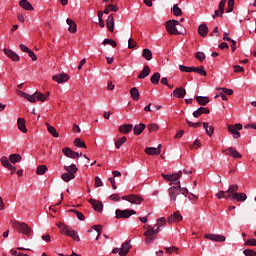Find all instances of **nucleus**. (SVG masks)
I'll return each instance as SVG.
<instances>
[{
  "label": "nucleus",
  "instance_id": "1",
  "mask_svg": "<svg viewBox=\"0 0 256 256\" xmlns=\"http://www.w3.org/2000/svg\"><path fill=\"white\" fill-rule=\"evenodd\" d=\"M176 186H172L168 189V195L170 196V201L174 205L183 206L187 202V195L189 190L181 187V182L175 183Z\"/></svg>",
  "mask_w": 256,
  "mask_h": 256
},
{
  "label": "nucleus",
  "instance_id": "2",
  "mask_svg": "<svg viewBox=\"0 0 256 256\" xmlns=\"http://www.w3.org/2000/svg\"><path fill=\"white\" fill-rule=\"evenodd\" d=\"M166 222V218L161 217L158 220H156L155 226L148 225L146 232H144V237H146L144 238V243H146L147 245L152 244L155 239L154 235H157L158 233L161 232V228L166 225Z\"/></svg>",
  "mask_w": 256,
  "mask_h": 256
},
{
  "label": "nucleus",
  "instance_id": "3",
  "mask_svg": "<svg viewBox=\"0 0 256 256\" xmlns=\"http://www.w3.org/2000/svg\"><path fill=\"white\" fill-rule=\"evenodd\" d=\"M239 186L230 185L226 190V199L229 201L244 202L247 201V195L245 193H239Z\"/></svg>",
  "mask_w": 256,
  "mask_h": 256
},
{
  "label": "nucleus",
  "instance_id": "4",
  "mask_svg": "<svg viewBox=\"0 0 256 256\" xmlns=\"http://www.w3.org/2000/svg\"><path fill=\"white\" fill-rule=\"evenodd\" d=\"M57 227L60 229L61 234L71 237L74 241L80 242L79 234L70 226H67L62 222H58Z\"/></svg>",
  "mask_w": 256,
  "mask_h": 256
},
{
  "label": "nucleus",
  "instance_id": "5",
  "mask_svg": "<svg viewBox=\"0 0 256 256\" xmlns=\"http://www.w3.org/2000/svg\"><path fill=\"white\" fill-rule=\"evenodd\" d=\"M11 225H12L13 229H16V231L20 232L21 234H23L27 237H30L32 234V229L25 222L11 220Z\"/></svg>",
  "mask_w": 256,
  "mask_h": 256
},
{
  "label": "nucleus",
  "instance_id": "6",
  "mask_svg": "<svg viewBox=\"0 0 256 256\" xmlns=\"http://www.w3.org/2000/svg\"><path fill=\"white\" fill-rule=\"evenodd\" d=\"M177 25H179V22L177 20H168L166 22V30L168 34L176 36L180 35L181 33L178 31Z\"/></svg>",
  "mask_w": 256,
  "mask_h": 256
},
{
  "label": "nucleus",
  "instance_id": "7",
  "mask_svg": "<svg viewBox=\"0 0 256 256\" xmlns=\"http://www.w3.org/2000/svg\"><path fill=\"white\" fill-rule=\"evenodd\" d=\"M135 214H136L135 210H128V209H125V210L117 209V210H115V218H117V219H129L130 216H133Z\"/></svg>",
  "mask_w": 256,
  "mask_h": 256
},
{
  "label": "nucleus",
  "instance_id": "8",
  "mask_svg": "<svg viewBox=\"0 0 256 256\" xmlns=\"http://www.w3.org/2000/svg\"><path fill=\"white\" fill-rule=\"evenodd\" d=\"M243 129L242 124H234V125H228V131L230 134H232L234 139L240 138V130Z\"/></svg>",
  "mask_w": 256,
  "mask_h": 256
},
{
  "label": "nucleus",
  "instance_id": "9",
  "mask_svg": "<svg viewBox=\"0 0 256 256\" xmlns=\"http://www.w3.org/2000/svg\"><path fill=\"white\" fill-rule=\"evenodd\" d=\"M52 80L57 82L58 84L68 82L69 76L68 74L61 73V74H54Z\"/></svg>",
  "mask_w": 256,
  "mask_h": 256
},
{
  "label": "nucleus",
  "instance_id": "10",
  "mask_svg": "<svg viewBox=\"0 0 256 256\" xmlns=\"http://www.w3.org/2000/svg\"><path fill=\"white\" fill-rule=\"evenodd\" d=\"M0 163H1V166H3L6 169L11 170V172H15L16 171V167L14 165H12L10 163V161H8L7 156L1 157L0 158Z\"/></svg>",
  "mask_w": 256,
  "mask_h": 256
},
{
  "label": "nucleus",
  "instance_id": "11",
  "mask_svg": "<svg viewBox=\"0 0 256 256\" xmlns=\"http://www.w3.org/2000/svg\"><path fill=\"white\" fill-rule=\"evenodd\" d=\"M62 153L66 157L71 158V159H76V158L80 157L79 152H74V151H72L71 148H68V147L62 148Z\"/></svg>",
  "mask_w": 256,
  "mask_h": 256
},
{
  "label": "nucleus",
  "instance_id": "12",
  "mask_svg": "<svg viewBox=\"0 0 256 256\" xmlns=\"http://www.w3.org/2000/svg\"><path fill=\"white\" fill-rule=\"evenodd\" d=\"M89 203L90 205H92L93 209L98 212V213H102V209L104 208V205L102 204L101 201H97L95 199H89Z\"/></svg>",
  "mask_w": 256,
  "mask_h": 256
},
{
  "label": "nucleus",
  "instance_id": "13",
  "mask_svg": "<svg viewBox=\"0 0 256 256\" xmlns=\"http://www.w3.org/2000/svg\"><path fill=\"white\" fill-rule=\"evenodd\" d=\"M183 220V216L179 212H174L170 217H168L167 222L169 224L178 223Z\"/></svg>",
  "mask_w": 256,
  "mask_h": 256
},
{
  "label": "nucleus",
  "instance_id": "14",
  "mask_svg": "<svg viewBox=\"0 0 256 256\" xmlns=\"http://www.w3.org/2000/svg\"><path fill=\"white\" fill-rule=\"evenodd\" d=\"M223 153L226 155H229L230 157H233L234 159L243 157L239 152H237L236 149L229 147L226 150H223Z\"/></svg>",
  "mask_w": 256,
  "mask_h": 256
},
{
  "label": "nucleus",
  "instance_id": "15",
  "mask_svg": "<svg viewBox=\"0 0 256 256\" xmlns=\"http://www.w3.org/2000/svg\"><path fill=\"white\" fill-rule=\"evenodd\" d=\"M3 52L12 61H19L20 60V56L16 52H14L10 49L4 48Z\"/></svg>",
  "mask_w": 256,
  "mask_h": 256
},
{
  "label": "nucleus",
  "instance_id": "16",
  "mask_svg": "<svg viewBox=\"0 0 256 256\" xmlns=\"http://www.w3.org/2000/svg\"><path fill=\"white\" fill-rule=\"evenodd\" d=\"M130 249H131L130 241H125V243L122 244V247L119 250V256H126V255H128Z\"/></svg>",
  "mask_w": 256,
  "mask_h": 256
},
{
  "label": "nucleus",
  "instance_id": "17",
  "mask_svg": "<svg viewBox=\"0 0 256 256\" xmlns=\"http://www.w3.org/2000/svg\"><path fill=\"white\" fill-rule=\"evenodd\" d=\"M204 237L205 239L215 241V242H220V243L225 242V237L223 235L207 234Z\"/></svg>",
  "mask_w": 256,
  "mask_h": 256
},
{
  "label": "nucleus",
  "instance_id": "18",
  "mask_svg": "<svg viewBox=\"0 0 256 256\" xmlns=\"http://www.w3.org/2000/svg\"><path fill=\"white\" fill-rule=\"evenodd\" d=\"M17 95H19L21 98H23L31 103H36V99H35L34 95L24 93L23 91H20V90H17Z\"/></svg>",
  "mask_w": 256,
  "mask_h": 256
},
{
  "label": "nucleus",
  "instance_id": "19",
  "mask_svg": "<svg viewBox=\"0 0 256 256\" xmlns=\"http://www.w3.org/2000/svg\"><path fill=\"white\" fill-rule=\"evenodd\" d=\"M133 130V124H123L118 127L119 133L129 134Z\"/></svg>",
  "mask_w": 256,
  "mask_h": 256
},
{
  "label": "nucleus",
  "instance_id": "20",
  "mask_svg": "<svg viewBox=\"0 0 256 256\" xmlns=\"http://www.w3.org/2000/svg\"><path fill=\"white\" fill-rule=\"evenodd\" d=\"M146 129V124H136L133 128L134 136H140L142 132Z\"/></svg>",
  "mask_w": 256,
  "mask_h": 256
},
{
  "label": "nucleus",
  "instance_id": "21",
  "mask_svg": "<svg viewBox=\"0 0 256 256\" xmlns=\"http://www.w3.org/2000/svg\"><path fill=\"white\" fill-rule=\"evenodd\" d=\"M173 94L176 96V98L183 99L186 95V89L183 87H178L174 90Z\"/></svg>",
  "mask_w": 256,
  "mask_h": 256
},
{
  "label": "nucleus",
  "instance_id": "22",
  "mask_svg": "<svg viewBox=\"0 0 256 256\" xmlns=\"http://www.w3.org/2000/svg\"><path fill=\"white\" fill-rule=\"evenodd\" d=\"M202 114H210V110L208 108L200 107L192 113L193 117L195 118L200 117Z\"/></svg>",
  "mask_w": 256,
  "mask_h": 256
},
{
  "label": "nucleus",
  "instance_id": "23",
  "mask_svg": "<svg viewBox=\"0 0 256 256\" xmlns=\"http://www.w3.org/2000/svg\"><path fill=\"white\" fill-rule=\"evenodd\" d=\"M19 6L27 11H33L35 9L28 0H20Z\"/></svg>",
  "mask_w": 256,
  "mask_h": 256
},
{
  "label": "nucleus",
  "instance_id": "24",
  "mask_svg": "<svg viewBox=\"0 0 256 256\" xmlns=\"http://www.w3.org/2000/svg\"><path fill=\"white\" fill-rule=\"evenodd\" d=\"M17 127L21 133H27L26 120L24 118L17 119Z\"/></svg>",
  "mask_w": 256,
  "mask_h": 256
},
{
  "label": "nucleus",
  "instance_id": "25",
  "mask_svg": "<svg viewBox=\"0 0 256 256\" xmlns=\"http://www.w3.org/2000/svg\"><path fill=\"white\" fill-rule=\"evenodd\" d=\"M150 73H151V69L149 66L146 65L143 67L142 72H140V74L138 75V79L139 80L145 79L146 77H149Z\"/></svg>",
  "mask_w": 256,
  "mask_h": 256
},
{
  "label": "nucleus",
  "instance_id": "26",
  "mask_svg": "<svg viewBox=\"0 0 256 256\" xmlns=\"http://www.w3.org/2000/svg\"><path fill=\"white\" fill-rule=\"evenodd\" d=\"M163 179H166L168 182H177L180 178L179 174H162Z\"/></svg>",
  "mask_w": 256,
  "mask_h": 256
},
{
  "label": "nucleus",
  "instance_id": "27",
  "mask_svg": "<svg viewBox=\"0 0 256 256\" xmlns=\"http://www.w3.org/2000/svg\"><path fill=\"white\" fill-rule=\"evenodd\" d=\"M144 153L150 156H154L161 154V151L159 150V148L147 147L146 149H144Z\"/></svg>",
  "mask_w": 256,
  "mask_h": 256
},
{
  "label": "nucleus",
  "instance_id": "28",
  "mask_svg": "<svg viewBox=\"0 0 256 256\" xmlns=\"http://www.w3.org/2000/svg\"><path fill=\"white\" fill-rule=\"evenodd\" d=\"M119 9L120 8L117 5L108 4L106 6L105 10H103V13L106 14V15H108L110 12L117 13Z\"/></svg>",
  "mask_w": 256,
  "mask_h": 256
},
{
  "label": "nucleus",
  "instance_id": "29",
  "mask_svg": "<svg viewBox=\"0 0 256 256\" xmlns=\"http://www.w3.org/2000/svg\"><path fill=\"white\" fill-rule=\"evenodd\" d=\"M66 24L69 25L68 31L72 34H75L77 31V25L75 21H73L72 19H66Z\"/></svg>",
  "mask_w": 256,
  "mask_h": 256
},
{
  "label": "nucleus",
  "instance_id": "30",
  "mask_svg": "<svg viewBox=\"0 0 256 256\" xmlns=\"http://www.w3.org/2000/svg\"><path fill=\"white\" fill-rule=\"evenodd\" d=\"M7 159L9 163L16 164L22 161V156L19 154H11Z\"/></svg>",
  "mask_w": 256,
  "mask_h": 256
},
{
  "label": "nucleus",
  "instance_id": "31",
  "mask_svg": "<svg viewBox=\"0 0 256 256\" xmlns=\"http://www.w3.org/2000/svg\"><path fill=\"white\" fill-rule=\"evenodd\" d=\"M197 32L201 37H206L208 34V26L206 24L199 25V28H197Z\"/></svg>",
  "mask_w": 256,
  "mask_h": 256
},
{
  "label": "nucleus",
  "instance_id": "32",
  "mask_svg": "<svg viewBox=\"0 0 256 256\" xmlns=\"http://www.w3.org/2000/svg\"><path fill=\"white\" fill-rule=\"evenodd\" d=\"M195 99L200 106H206L210 102L207 96H196Z\"/></svg>",
  "mask_w": 256,
  "mask_h": 256
},
{
  "label": "nucleus",
  "instance_id": "33",
  "mask_svg": "<svg viewBox=\"0 0 256 256\" xmlns=\"http://www.w3.org/2000/svg\"><path fill=\"white\" fill-rule=\"evenodd\" d=\"M143 202V198L139 195H131L130 200L128 203L135 204V205H140Z\"/></svg>",
  "mask_w": 256,
  "mask_h": 256
},
{
  "label": "nucleus",
  "instance_id": "34",
  "mask_svg": "<svg viewBox=\"0 0 256 256\" xmlns=\"http://www.w3.org/2000/svg\"><path fill=\"white\" fill-rule=\"evenodd\" d=\"M31 96H34V99L39 102H45L48 98L47 96H45L43 93H40V92H34L33 95Z\"/></svg>",
  "mask_w": 256,
  "mask_h": 256
},
{
  "label": "nucleus",
  "instance_id": "35",
  "mask_svg": "<svg viewBox=\"0 0 256 256\" xmlns=\"http://www.w3.org/2000/svg\"><path fill=\"white\" fill-rule=\"evenodd\" d=\"M130 95H131L132 100H134V101L139 100V90L137 89V87H132L130 89Z\"/></svg>",
  "mask_w": 256,
  "mask_h": 256
},
{
  "label": "nucleus",
  "instance_id": "36",
  "mask_svg": "<svg viewBox=\"0 0 256 256\" xmlns=\"http://www.w3.org/2000/svg\"><path fill=\"white\" fill-rule=\"evenodd\" d=\"M66 173L75 175L78 171L76 164H71L70 166H64Z\"/></svg>",
  "mask_w": 256,
  "mask_h": 256
},
{
  "label": "nucleus",
  "instance_id": "37",
  "mask_svg": "<svg viewBox=\"0 0 256 256\" xmlns=\"http://www.w3.org/2000/svg\"><path fill=\"white\" fill-rule=\"evenodd\" d=\"M159 80H161V74L159 72H155L154 74H152L150 78L152 84L158 85Z\"/></svg>",
  "mask_w": 256,
  "mask_h": 256
},
{
  "label": "nucleus",
  "instance_id": "38",
  "mask_svg": "<svg viewBox=\"0 0 256 256\" xmlns=\"http://www.w3.org/2000/svg\"><path fill=\"white\" fill-rule=\"evenodd\" d=\"M193 73H196V74H199L203 77H206L207 76V72L206 70H204V67L203 66H200V67H194L193 68Z\"/></svg>",
  "mask_w": 256,
  "mask_h": 256
},
{
  "label": "nucleus",
  "instance_id": "39",
  "mask_svg": "<svg viewBox=\"0 0 256 256\" xmlns=\"http://www.w3.org/2000/svg\"><path fill=\"white\" fill-rule=\"evenodd\" d=\"M45 125L48 128V133H50V135H52L54 138H59V133H57L55 127L49 125L48 123Z\"/></svg>",
  "mask_w": 256,
  "mask_h": 256
},
{
  "label": "nucleus",
  "instance_id": "40",
  "mask_svg": "<svg viewBox=\"0 0 256 256\" xmlns=\"http://www.w3.org/2000/svg\"><path fill=\"white\" fill-rule=\"evenodd\" d=\"M142 57L147 61H151V59H153V53H151V51L146 48L142 52Z\"/></svg>",
  "mask_w": 256,
  "mask_h": 256
},
{
  "label": "nucleus",
  "instance_id": "41",
  "mask_svg": "<svg viewBox=\"0 0 256 256\" xmlns=\"http://www.w3.org/2000/svg\"><path fill=\"white\" fill-rule=\"evenodd\" d=\"M47 170H48V167H47V166H45V165H40V166H38L37 169H36V174H37L38 176H43V175L47 172Z\"/></svg>",
  "mask_w": 256,
  "mask_h": 256
},
{
  "label": "nucleus",
  "instance_id": "42",
  "mask_svg": "<svg viewBox=\"0 0 256 256\" xmlns=\"http://www.w3.org/2000/svg\"><path fill=\"white\" fill-rule=\"evenodd\" d=\"M75 174H68V173H64L61 175V179L64 181V182H69L73 179H75Z\"/></svg>",
  "mask_w": 256,
  "mask_h": 256
},
{
  "label": "nucleus",
  "instance_id": "43",
  "mask_svg": "<svg viewBox=\"0 0 256 256\" xmlns=\"http://www.w3.org/2000/svg\"><path fill=\"white\" fill-rule=\"evenodd\" d=\"M74 146H76L77 148L87 149V144H85V142L81 141L80 138H76V140H74Z\"/></svg>",
  "mask_w": 256,
  "mask_h": 256
},
{
  "label": "nucleus",
  "instance_id": "44",
  "mask_svg": "<svg viewBox=\"0 0 256 256\" xmlns=\"http://www.w3.org/2000/svg\"><path fill=\"white\" fill-rule=\"evenodd\" d=\"M127 141L126 136H122L119 140L115 142V148L120 149L122 145Z\"/></svg>",
  "mask_w": 256,
  "mask_h": 256
},
{
  "label": "nucleus",
  "instance_id": "45",
  "mask_svg": "<svg viewBox=\"0 0 256 256\" xmlns=\"http://www.w3.org/2000/svg\"><path fill=\"white\" fill-rule=\"evenodd\" d=\"M104 46H106V45H110L111 47H113V48H116L117 47V43H116V41L115 40H113V39H105V40H103V43H102Z\"/></svg>",
  "mask_w": 256,
  "mask_h": 256
},
{
  "label": "nucleus",
  "instance_id": "46",
  "mask_svg": "<svg viewBox=\"0 0 256 256\" xmlns=\"http://www.w3.org/2000/svg\"><path fill=\"white\" fill-rule=\"evenodd\" d=\"M172 13H174V15L177 16V17H181L182 14H183L181 8H179L178 5H175V6L172 8Z\"/></svg>",
  "mask_w": 256,
  "mask_h": 256
},
{
  "label": "nucleus",
  "instance_id": "47",
  "mask_svg": "<svg viewBox=\"0 0 256 256\" xmlns=\"http://www.w3.org/2000/svg\"><path fill=\"white\" fill-rule=\"evenodd\" d=\"M234 5H235V0H228V6L226 7V13H232Z\"/></svg>",
  "mask_w": 256,
  "mask_h": 256
},
{
  "label": "nucleus",
  "instance_id": "48",
  "mask_svg": "<svg viewBox=\"0 0 256 256\" xmlns=\"http://www.w3.org/2000/svg\"><path fill=\"white\" fill-rule=\"evenodd\" d=\"M179 70L182 71V72H186V73H192L193 70H194V67H188V66L180 65Z\"/></svg>",
  "mask_w": 256,
  "mask_h": 256
},
{
  "label": "nucleus",
  "instance_id": "49",
  "mask_svg": "<svg viewBox=\"0 0 256 256\" xmlns=\"http://www.w3.org/2000/svg\"><path fill=\"white\" fill-rule=\"evenodd\" d=\"M69 212L76 214L77 218L80 219V221H84L85 220V216L83 213H81L78 210H69Z\"/></svg>",
  "mask_w": 256,
  "mask_h": 256
},
{
  "label": "nucleus",
  "instance_id": "50",
  "mask_svg": "<svg viewBox=\"0 0 256 256\" xmlns=\"http://www.w3.org/2000/svg\"><path fill=\"white\" fill-rule=\"evenodd\" d=\"M245 246L249 247H256V239L255 238H250L245 241Z\"/></svg>",
  "mask_w": 256,
  "mask_h": 256
},
{
  "label": "nucleus",
  "instance_id": "51",
  "mask_svg": "<svg viewBox=\"0 0 256 256\" xmlns=\"http://www.w3.org/2000/svg\"><path fill=\"white\" fill-rule=\"evenodd\" d=\"M217 199H227V191H219L215 195Z\"/></svg>",
  "mask_w": 256,
  "mask_h": 256
},
{
  "label": "nucleus",
  "instance_id": "52",
  "mask_svg": "<svg viewBox=\"0 0 256 256\" xmlns=\"http://www.w3.org/2000/svg\"><path fill=\"white\" fill-rule=\"evenodd\" d=\"M92 229H94V231H97V238L96 240H98V238H100L101 234H102V226L101 225H95V226H92Z\"/></svg>",
  "mask_w": 256,
  "mask_h": 256
},
{
  "label": "nucleus",
  "instance_id": "53",
  "mask_svg": "<svg viewBox=\"0 0 256 256\" xmlns=\"http://www.w3.org/2000/svg\"><path fill=\"white\" fill-rule=\"evenodd\" d=\"M147 129L150 132H157L159 127H158V124H148Z\"/></svg>",
  "mask_w": 256,
  "mask_h": 256
},
{
  "label": "nucleus",
  "instance_id": "54",
  "mask_svg": "<svg viewBox=\"0 0 256 256\" xmlns=\"http://www.w3.org/2000/svg\"><path fill=\"white\" fill-rule=\"evenodd\" d=\"M195 57L197 60H199L200 62L204 61L206 59V55L203 52H197L195 54Z\"/></svg>",
  "mask_w": 256,
  "mask_h": 256
},
{
  "label": "nucleus",
  "instance_id": "55",
  "mask_svg": "<svg viewBox=\"0 0 256 256\" xmlns=\"http://www.w3.org/2000/svg\"><path fill=\"white\" fill-rule=\"evenodd\" d=\"M210 37H219L220 33H219V27H215L213 28V31L211 33H209Z\"/></svg>",
  "mask_w": 256,
  "mask_h": 256
},
{
  "label": "nucleus",
  "instance_id": "56",
  "mask_svg": "<svg viewBox=\"0 0 256 256\" xmlns=\"http://www.w3.org/2000/svg\"><path fill=\"white\" fill-rule=\"evenodd\" d=\"M244 255L245 256H256V251L252 249H245L244 250Z\"/></svg>",
  "mask_w": 256,
  "mask_h": 256
},
{
  "label": "nucleus",
  "instance_id": "57",
  "mask_svg": "<svg viewBox=\"0 0 256 256\" xmlns=\"http://www.w3.org/2000/svg\"><path fill=\"white\" fill-rule=\"evenodd\" d=\"M164 250H166L167 253L172 254V253H177L179 249L174 246V247H168V248L166 247L164 248Z\"/></svg>",
  "mask_w": 256,
  "mask_h": 256
},
{
  "label": "nucleus",
  "instance_id": "58",
  "mask_svg": "<svg viewBox=\"0 0 256 256\" xmlns=\"http://www.w3.org/2000/svg\"><path fill=\"white\" fill-rule=\"evenodd\" d=\"M186 123L188 124V126H190L192 128H198L201 125L200 122L192 123L189 119H186Z\"/></svg>",
  "mask_w": 256,
  "mask_h": 256
},
{
  "label": "nucleus",
  "instance_id": "59",
  "mask_svg": "<svg viewBox=\"0 0 256 256\" xmlns=\"http://www.w3.org/2000/svg\"><path fill=\"white\" fill-rule=\"evenodd\" d=\"M137 46V43L133 39H128V49H134Z\"/></svg>",
  "mask_w": 256,
  "mask_h": 256
},
{
  "label": "nucleus",
  "instance_id": "60",
  "mask_svg": "<svg viewBox=\"0 0 256 256\" xmlns=\"http://www.w3.org/2000/svg\"><path fill=\"white\" fill-rule=\"evenodd\" d=\"M219 90L223 91L221 93L225 94V95H232L233 94V90L232 89H227V88H219Z\"/></svg>",
  "mask_w": 256,
  "mask_h": 256
},
{
  "label": "nucleus",
  "instance_id": "61",
  "mask_svg": "<svg viewBox=\"0 0 256 256\" xmlns=\"http://www.w3.org/2000/svg\"><path fill=\"white\" fill-rule=\"evenodd\" d=\"M95 188H100L102 186V180L100 179V177L95 176Z\"/></svg>",
  "mask_w": 256,
  "mask_h": 256
},
{
  "label": "nucleus",
  "instance_id": "62",
  "mask_svg": "<svg viewBox=\"0 0 256 256\" xmlns=\"http://www.w3.org/2000/svg\"><path fill=\"white\" fill-rule=\"evenodd\" d=\"M214 131V127L212 126H209V128L205 129V133H207L209 137H211L214 134Z\"/></svg>",
  "mask_w": 256,
  "mask_h": 256
},
{
  "label": "nucleus",
  "instance_id": "63",
  "mask_svg": "<svg viewBox=\"0 0 256 256\" xmlns=\"http://www.w3.org/2000/svg\"><path fill=\"white\" fill-rule=\"evenodd\" d=\"M225 3H227V0H221V2L219 4V10H220L221 14L224 13Z\"/></svg>",
  "mask_w": 256,
  "mask_h": 256
},
{
  "label": "nucleus",
  "instance_id": "64",
  "mask_svg": "<svg viewBox=\"0 0 256 256\" xmlns=\"http://www.w3.org/2000/svg\"><path fill=\"white\" fill-rule=\"evenodd\" d=\"M106 27L109 32L113 33L114 32V23H108L106 22Z\"/></svg>",
  "mask_w": 256,
  "mask_h": 256
}]
</instances>
